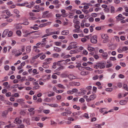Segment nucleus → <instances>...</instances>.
<instances>
[{
	"instance_id": "09e8293b",
	"label": "nucleus",
	"mask_w": 128,
	"mask_h": 128,
	"mask_svg": "<svg viewBox=\"0 0 128 128\" xmlns=\"http://www.w3.org/2000/svg\"><path fill=\"white\" fill-rule=\"evenodd\" d=\"M106 109V108H102L101 109H100L99 111L100 112L102 113L105 110H104Z\"/></svg>"
},
{
	"instance_id": "39448f33",
	"label": "nucleus",
	"mask_w": 128,
	"mask_h": 128,
	"mask_svg": "<svg viewBox=\"0 0 128 128\" xmlns=\"http://www.w3.org/2000/svg\"><path fill=\"white\" fill-rule=\"evenodd\" d=\"M102 38L103 39H107L108 37L106 34L102 33L101 34Z\"/></svg>"
},
{
	"instance_id": "e2e57ef3",
	"label": "nucleus",
	"mask_w": 128,
	"mask_h": 128,
	"mask_svg": "<svg viewBox=\"0 0 128 128\" xmlns=\"http://www.w3.org/2000/svg\"><path fill=\"white\" fill-rule=\"evenodd\" d=\"M112 66V64H107L106 66V68H109L110 67Z\"/></svg>"
},
{
	"instance_id": "7ed1b4c3",
	"label": "nucleus",
	"mask_w": 128,
	"mask_h": 128,
	"mask_svg": "<svg viewBox=\"0 0 128 128\" xmlns=\"http://www.w3.org/2000/svg\"><path fill=\"white\" fill-rule=\"evenodd\" d=\"M116 18L117 20L120 19V20H121L124 19L125 18V17L123 16L121 14H120L118 15V16L116 17Z\"/></svg>"
},
{
	"instance_id": "37998d69",
	"label": "nucleus",
	"mask_w": 128,
	"mask_h": 128,
	"mask_svg": "<svg viewBox=\"0 0 128 128\" xmlns=\"http://www.w3.org/2000/svg\"><path fill=\"white\" fill-rule=\"evenodd\" d=\"M29 24V22L28 21H25L24 22L21 23V24H23L24 25H27Z\"/></svg>"
},
{
	"instance_id": "69168bd1",
	"label": "nucleus",
	"mask_w": 128,
	"mask_h": 128,
	"mask_svg": "<svg viewBox=\"0 0 128 128\" xmlns=\"http://www.w3.org/2000/svg\"><path fill=\"white\" fill-rule=\"evenodd\" d=\"M7 48L6 47H4L3 49V52L4 53H6L7 50Z\"/></svg>"
},
{
	"instance_id": "8fccbe9b",
	"label": "nucleus",
	"mask_w": 128,
	"mask_h": 128,
	"mask_svg": "<svg viewBox=\"0 0 128 128\" xmlns=\"http://www.w3.org/2000/svg\"><path fill=\"white\" fill-rule=\"evenodd\" d=\"M76 13L78 14H81L82 12L80 10H77L76 11Z\"/></svg>"
},
{
	"instance_id": "5701e85b",
	"label": "nucleus",
	"mask_w": 128,
	"mask_h": 128,
	"mask_svg": "<svg viewBox=\"0 0 128 128\" xmlns=\"http://www.w3.org/2000/svg\"><path fill=\"white\" fill-rule=\"evenodd\" d=\"M72 83L74 84V86H78L80 85V83L78 82H72Z\"/></svg>"
},
{
	"instance_id": "aec40b11",
	"label": "nucleus",
	"mask_w": 128,
	"mask_h": 128,
	"mask_svg": "<svg viewBox=\"0 0 128 128\" xmlns=\"http://www.w3.org/2000/svg\"><path fill=\"white\" fill-rule=\"evenodd\" d=\"M31 46H28L26 47V50L27 52L29 53L31 50Z\"/></svg>"
},
{
	"instance_id": "4be33fe9",
	"label": "nucleus",
	"mask_w": 128,
	"mask_h": 128,
	"mask_svg": "<svg viewBox=\"0 0 128 128\" xmlns=\"http://www.w3.org/2000/svg\"><path fill=\"white\" fill-rule=\"evenodd\" d=\"M64 60H62L58 61L57 62H56V65L59 66H60L62 65V64L61 63V62H63L64 61Z\"/></svg>"
},
{
	"instance_id": "f257e3e1",
	"label": "nucleus",
	"mask_w": 128,
	"mask_h": 128,
	"mask_svg": "<svg viewBox=\"0 0 128 128\" xmlns=\"http://www.w3.org/2000/svg\"><path fill=\"white\" fill-rule=\"evenodd\" d=\"M97 36L96 35L92 36L90 38V41L93 44H96L97 42Z\"/></svg>"
},
{
	"instance_id": "4d7b16f0",
	"label": "nucleus",
	"mask_w": 128,
	"mask_h": 128,
	"mask_svg": "<svg viewBox=\"0 0 128 128\" xmlns=\"http://www.w3.org/2000/svg\"><path fill=\"white\" fill-rule=\"evenodd\" d=\"M110 60L114 61L116 60V58L115 57H111L110 58Z\"/></svg>"
},
{
	"instance_id": "a18cd8bd",
	"label": "nucleus",
	"mask_w": 128,
	"mask_h": 128,
	"mask_svg": "<svg viewBox=\"0 0 128 128\" xmlns=\"http://www.w3.org/2000/svg\"><path fill=\"white\" fill-rule=\"evenodd\" d=\"M14 12L16 14H18L19 13V11L17 9H15L14 10Z\"/></svg>"
},
{
	"instance_id": "412c9836",
	"label": "nucleus",
	"mask_w": 128,
	"mask_h": 128,
	"mask_svg": "<svg viewBox=\"0 0 128 128\" xmlns=\"http://www.w3.org/2000/svg\"><path fill=\"white\" fill-rule=\"evenodd\" d=\"M52 60V58H49L46 59L45 60V61L46 62V63L47 64H49L50 62L49 61Z\"/></svg>"
},
{
	"instance_id": "de8ad7c7",
	"label": "nucleus",
	"mask_w": 128,
	"mask_h": 128,
	"mask_svg": "<svg viewBox=\"0 0 128 128\" xmlns=\"http://www.w3.org/2000/svg\"><path fill=\"white\" fill-rule=\"evenodd\" d=\"M61 6V4H56V6H55V7L56 8H58L60 7Z\"/></svg>"
},
{
	"instance_id": "680f3d73",
	"label": "nucleus",
	"mask_w": 128,
	"mask_h": 128,
	"mask_svg": "<svg viewBox=\"0 0 128 128\" xmlns=\"http://www.w3.org/2000/svg\"><path fill=\"white\" fill-rule=\"evenodd\" d=\"M84 99L82 98H80L79 100V101L81 103L84 102Z\"/></svg>"
},
{
	"instance_id": "9b49d317",
	"label": "nucleus",
	"mask_w": 128,
	"mask_h": 128,
	"mask_svg": "<svg viewBox=\"0 0 128 128\" xmlns=\"http://www.w3.org/2000/svg\"><path fill=\"white\" fill-rule=\"evenodd\" d=\"M23 122H26L28 124H30V119L29 118L24 119L23 120Z\"/></svg>"
},
{
	"instance_id": "c85d7f7f",
	"label": "nucleus",
	"mask_w": 128,
	"mask_h": 128,
	"mask_svg": "<svg viewBox=\"0 0 128 128\" xmlns=\"http://www.w3.org/2000/svg\"><path fill=\"white\" fill-rule=\"evenodd\" d=\"M55 95V93L53 92H51V94H48V97H51V96H53Z\"/></svg>"
},
{
	"instance_id": "4c0bfd02",
	"label": "nucleus",
	"mask_w": 128,
	"mask_h": 128,
	"mask_svg": "<svg viewBox=\"0 0 128 128\" xmlns=\"http://www.w3.org/2000/svg\"><path fill=\"white\" fill-rule=\"evenodd\" d=\"M83 116L87 119H88L89 118V117L88 116V114L86 113H85L83 115Z\"/></svg>"
},
{
	"instance_id": "49530a36",
	"label": "nucleus",
	"mask_w": 128,
	"mask_h": 128,
	"mask_svg": "<svg viewBox=\"0 0 128 128\" xmlns=\"http://www.w3.org/2000/svg\"><path fill=\"white\" fill-rule=\"evenodd\" d=\"M12 35V32L11 31H10L8 33V37H11Z\"/></svg>"
},
{
	"instance_id": "4468645a",
	"label": "nucleus",
	"mask_w": 128,
	"mask_h": 128,
	"mask_svg": "<svg viewBox=\"0 0 128 128\" xmlns=\"http://www.w3.org/2000/svg\"><path fill=\"white\" fill-rule=\"evenodd\" d=\"M52 30L50 29H48L46 30V32L47 34L50 36L51 35Z\"/></svg>"
},
{
	"instance_id": "dca6fc26",
	"label": "nucleus",
	"mask_w": 128,
	"mask_h": 128,
	"mask_svg": "<svg viewBox=\"0 0 128 128\" xmlns=\"http://www.w3.org/2000/svg\"><path fill=\"white\" fill-rule=\"evenodd\" d=\"M92 100H94L96 97V95L95 94H93L90 96Z\"/></svg>"
},
{
	"instance_id": "423d86ee",
	"label": "nucleus",
	"mask_w": 128,
	"mask_h": 128,
	"mask_svg": "<svg viewBox=\"0 0 128 128\" xmlns=\"http://www.w3.org/2000/svg\"><path fill=\"white\" fill-rule=\"evenodd\" d=\"M102 56L104 59H106L107 58L108 56V53L106 52H104L102 54Z\"/></svg>"
},
{
	"instance_id": "a878e982",
	"label": "nucleus",
	"mask_w": 128,
	"mask_h": 128,
	"mask_svg": "<svg viewBox=\"0 0 128 128\" xmlns=\"http://www.w3.org/2000/svg\"><path fill=\"white\" fill-rule=\"evenodd\" d=\"M51 124H50L51 125H56L57 124V123L54 121L53 120H50Z\"/></svg>"
},
{
	"instance_id": "3c124183",
	"label": "nucleus",
	"mask_w": 128,
	"mask_h": 128,
	"mask_svg": "<svg viewBox=\"0 0 128 128\" xmlns=\"http://www.w3.org/2000/svg\"><path fill=\"white\" fill-rule=\"evenodd\" d=\"M59 2V1L58 0H55L53 1V2L54 4H58Z\"/></svg>"
},
{
	"instance_id": "bb28decb",
	"label": "nucleus",
	"mask_w": 128,
	"mask_h": 128,
	"mask_svg": "<svg viewBox=\"0 0 128 128\" xmlns=\"http://www.w3.org/2000/svg\"><path fill=\"white\" fill-rule=\"evenodd\" d=\"M106 90L107 92H110L113 90V89L112 88H106Z\"/></svg>"
},
{
	"instance_id": "5fc2aeb1",
	"label": "nucleus",
	"mask_w": 128,
	"mask_h": 128,
	"mask_svg": "<svg viewBox=\"0 0 128 128\" xmlns=\"http://www.w3.org/2000/svg\"><path fill=\"white\" fill-rule=\"evenodd\" d=\"M55 44L57 46H60L61 44V43L60 42H55Z\"/></svg>"
},
{
	"instance_id": "79ce46f5",
	"label": "nucleus",
	"mask_w": 128,
	"mask_h": 128,
	"mask_svg": "<svg viewBox=\"0 0 128 128\" xmlns=\"http://www.w3.org/2000/svg\"><path fill=\"white\" fill-rule=\"evenodd\" d=\"M76 67L78 68V70H82V68L83 67L82 66H80L79 65H78L76 66Z\"/></svg>"
},
{
	"instance_id": "c9c22d12",
	"label": "nucleus",
	"mask_w": 128,
	"mask_h": 128,
	"mask_svg": "<svg viewBox=\"0 0 128 128\" xmlns=\"http://www.w3.org/2000/svg\"><path fill=\"white\" fill-rule=\"evenodd\" d=\"M104 11L106 13L109 12H110V9L109 8L107 7L105 8L104 9Z\"/></svg>"
},
{
	"instance_id": "7c9ffc66",
	"label": "nucleus",
	"mask_w": 128,
	"mask_h": 128,
	"mask_svg": "<svg viewBox=\"0 0 128 128\" xmlns=\"http://www.w3.org/2000/svg\"><path fill=\"white\" fill-rule=\"evenodd\" d=\"M123 51H125L128 50V48L126 46H124L122 48Z\"/></svg>"
},
{
	"instance_id": "603ef678",
	"label": "nucleus",
	"mask_w": 128,
	"mask_h": 128,
	"mask_svg": "<svg viewBox=\"0 0 128 128\" xmlns=\"http://www.w3.org/2000/svg\"><path fill=\"white\" fill-rule=\"evenodd\" d=\"M4 68L6 70H8L9 69V66L8 65L5 66L4 67Z\"/></svg>"
},
{
	"instance_id": "cd10ccee",
	"label": "nucleus",
	"mask_w": 128,
	"mask_h": 128,
	"mask_svg": "<svg viewBox=\"0 0 128 128\" xmlns=\"http://www.w3.org/2000/svg\"><path fill=\"white\" fill-rule=\"evenodd\" d=\"M81 31L80 29H76L73 30V32H74L78 33L80 32Z\"/></svg>"
},
{
	"instance_id": "864d4df0",
	"label": "nucleus",
	"mask_w": 128,
	"mask_h": 128,
	"mask_svg": "<svg viewBox=\"0 0 128 128\" xmlns=\"http://www.w3.org/2000/svg\"><path fill=\"white\" fill-rule=\"evenodd\" d=\"M85 68L86 70H89L90 71H92L93 70V69L92 68L89 67H86Z\"/></svg>"
},
{
	"instance_id": "0e129e2a",
	"label": "nucleus",
	"mask_w": 128,
	"mask_h": 128,
	"mask_svg": "<svg viewBox=\"0 0 128 128\" xmlns=\"http://www.w3.org/2000/svg\"><path fill=\"white\" fill-rule=\"evenodd\" d=\"M73 47L71 45H70L67 48L66 50H69L72 48Z\"/></svg>"
},
{
	"instance_id": "c03bdc74",
	"label": "nucleus",
	"mask_w": 128,
	"mask_h": 128,
	"mask_svg": "<svg viewBox=\"0 0 128 128\" xmlns=\"http://www.w3.org/2000/svg\"><path fill=\"white\" fill-rule=\"evenodd\" d=\"M16 34L19 36H20L21 34V32L19 30H18L16 31Z\"/></svg>"
},
{
	"instance_id": "72a5a7b5",
	"label": "nucleus",
	"mask_w": 128,
	"mask_h": 128,
	"mask_svg": "<svg viewBox=\"0 0 128 128\" xmlns=\"http://www.w3.org/2000/svg\"><path fill=\"white\" fill-rule=\"evenodd\" d=\"M102 124H96L94 125L96 127L95 128H102L101 126Z\"/></svg>"
},
{
	"instance_id": "c756f323",
	"label": "nucleus",
	"mask_w": 128,
	"mask_h": 128,
	"mask_svg": "<svg viewBox=\"0 0 128 128\" xmlns=\"http://www.w3.org/2000/svg\"><path fill=\"white\" fill-rule=\"evenodd\" d=\"M59 56V54L57 53H54L52 54V56L54 58H57Z\"/></svg>"
},
{
	"instance_id": "338daca9",
	"label": "nucleus",
	"mask_w": 128,
	"mask_h": 128,
	"mask_svg": "<svg viewBox=\"0 0 128 128\" xmlns=\"http://www.w3.org/2000/svg\"><path fill=\"white\" fill-rule=\"evenodd\" d=\"M11 93L10 92H9L6 93V95L7 97L10 96L11 95Z\"/></svg>"
},
{
	"instance_id": "bf43d9fd",
	"label": "nucleus",
	"mask_w": 128,
	"mask_h": 128,
	"mask_svg": "<svg viewBox=\"0 0 128 128\" xmlns=\"http://www.w3.org/2000/svg\"><path fill=\"white\" fill-rule=\"evenodd\" d=\"M94 18L92 17H90L88 19V20L90 22H93L94 21Z\"/></svg>"
},
{
	"instance_id": "ea45409f",
	"label": "nucleus",
	"mask_w": 128,
	"mask_h": 128,
	"mask_svg": "<svg viewBox=\"0 0 128 128\" xmlns=\"http://www.w3.org/2000/svg\"><path fill=\"white\" fill-rule=\"evenodd\" d=\"M80 74L82 75H86L87 74L86 71H82L80 72Z\"/></svg>"
},
{
	"instance_id": "9d476101",
	"label": "nucleus",
	"mask_w": 128,
	"mask_h": 128,
	"mask_svg": "<svg viewBox=\"0 0 128 128\" xmlns=\"http://www.w3.org/2000/svg\"><path fill=\"white\" fill-rule=\"evenodd\" d=\"M69 32L68 30H64L62 32L61 34L62 35H65L68 34Z\"/></svg>"
},
{
	"instance_id": "20e7f679",
	"label": "nucleus",
	"mask_w": 128,
	"mask_h": 128,
	"mask_svg": "<svg viewBox=\"0 0 128 128\" xmlns=\"http://www.w3.org/2000/svg\"><path fill=\"white\" fill-rule=\"evenodd\" d=\"M14 122L15 123L20 124L22 123V121L21 120L19 119L18 118H16Z\"/></svg>"
},
{
	"instance_id": "6e6d98bb",
	"label": "nucleus",
	"mask_w": 128,
	"mask_h": 128,
	"mask_svg": "<svg viewBox=\"0 0 128 128\" xmlns=\"http://www.w3.org/2000/svg\"><path fill=\"white\" fill-rule=\"evenodd\" d=\"M24 124H21L20 125L18 126V128H24Z\"/></svg>"
},
{
	"instance_id": "473e14b6",
	"label": "nucleus",
	"mask_w": 128,
	"mask_h": 128,
	"mask_svg": "<svg viewBox=\"0 0 128 128\" xmlns=\"http://www.w3.org/2000/svg\"><path fill=\"white\" fill-rule=\"evenodd\" d=\"M58 87L59 88H63V89H65V87L64 86H63L61 84H58L57 85Z\"/></svg>"
},
{
	"instance_id": "0eeeda50",
	"label": "nucleus",
	"mask_w": 128,
	"mask_h": 128,
	"mask_svg": "<svg viewBox=\"0 0 128 128\" xmlns=\"http://www.w3.org/2000/svg\"><path fill=\"white\" fill-rule=\"evenodd\" d=\"M82 113L80 111H78L77 112H74L72 113V115L71 116L72 117H73L76 115L78 116L80 115Z\"/></svg>"
},
{
	"instance_id": "2eb2a0df",
	"label": "nucleus",
	"mask_w": 128,
	"mask_h": 128,
	"mask_svg": "<svg viewBox=\"0 0 128 128\" xmlns=\"http://www.w3.org/2000/svg\"><path fill=\"white\" fill-rule=\"evenodd\" d=\"M49 11H46L43 13V15L42 17L43 18L46 17L48 16H47L48 14V13Z\"/></svg>"
},
{
	"instance_id": "a19ab883",
	"label": "nucleus",
	"mask_w": 128,
	"mask_h": 128,
	"mask_svg": "<svg viewBox=\"0 0 128 128\" xmlns=\"http://www.w3.org/2000/svg\"><path fill=\"white\" fill-rule=\"evenodd\" d=\"M70 44L73 47V46H74L76 45L77 44V43L76 42H71L70 43Z\"/></svg>"
},
{
	"instance_id": "58836bf2",
	"label": "nucleus",
	"mask_w": 128,
	"mask_h": 128,
	"mask_svg": "<svg viewBox=\"0 0 128 128\" xmlns=\"http://www.w3.org/2000/svg\"><path fill=\"white\" fill-rule=\"evenodd\" d=\"M28 79L29 81H32L33 80H34V81H36V80H34V78L30 77V76H28Z\"/></svg>"
},
{
	"instance_id": "f3484780",
	"label": "nucleus",
	"mask_w": 128,
	"mask_h": 128,
	"mask_svg": "<svg viewBox=\"0 0 128 128\" xmlns=\"http://www.w3.org/2000/svg\"><path fill=\"white\" fill-rule=\"evenodd\" d=\"M88 49L89 51L90 52L93 51L95 50V49L94 48L91 47L89 46H88Z\"/></svg>"
},
{
	"instance_id": "6e6552de",
	"label": "nucleus",
	"mask_w": 128,
	"mask_h": 128,
	"mask_svg": "<svg viewBox=\"0 0 128 128\" xmlns=\"http://www.w3.org/2000/svg\"><path fill=\"white\" fill-rule=\"evenodd\" d=\"M9 31L8 29L5 30L4 32L2 34V38H4L6 36Z\"/></svg>"
},
{
	"instance_id": "774afa93",
	"label": "nucleus",
	"mask_w": 128,
	"mask_h": 128,
	"mask_svg": "<svg viewBox=\"0 0 128 128\" xmlns=\"http://www.w3.org/2000/svg\"><path fill=\"white\" fill-rule=\"evenodd\" d=\"M73 36L75 38H78V36L77 34H73Z\"/></svg>"
},
{
	"instance_id": "13d9d810",
	"label": "nucleus",
	"mask_w": 128,
	"mask_h": 128,
	"mask_svg": "<svg viewBox=\"0 0 128 128\" xmlns=\"http://www.w3.org/2000/svg\"><path fill=\"white\" fill-rule=\"evenodd\" d=\"M120 64L123 67H124L126 66V64L124 62H120Z\"/></svg>"
},
{
	"instance_id": "f03ea898",
	"label": "nucleus",
	"mask_w": 128,
	"mask_h": 128,
	"mask_svg": "<svg viewBox=\"0 0 128 128\" xmlns=\"http://www.w3.org/2000/svg\"><path fill=\"white\" fill-rule=\"evenodd\" d=\"M105 62L103 61L101 62H98V64L100 67V68L103 69L105 68Z\"/></svg>"
},
{
	"instance_id": "a211bd4d",
	"label": "nucleus",
	"mask_w": 128,
	"mask_h": 128,
	"mask_svg": "<svg viewBox=\"0 0 128 128\" xmlns=\"http://www.w3.org/2000/svg\"><path fill=\"white\" fill-rule=\"evenodd\" d=\"M110 12L112 13H114L115 12V8L114 7L112 6L110 7Z\"/></svg>"
},
{
	"instance_id": "f8f14e48",
	"label": "nucleus",
	"mask_w": 128,
	"mask_h": 128,
	"mask_svg": "<svg viewBox=\"0 0 128 128\" xmlns=\"http://www.w3.org/2000/svg\"><path fill=\"white\" fill-rule=\"evenodd\" d=\"M72 113L71 112H64L61 114V115L62 116H66L68 114H70Z\"/></svg>"
},
{
	"instance_id": "393cba45",
	"label": "nucleus",
	"mask_w": 128,
	"mask_h": 128,
	"mask_svg": "<svg viewBox=\"0 0 128 128\" xmlns=\"http://www.w3.org/2000/svg\"><path fill=\"white\" fill-rule=\"evenodd\" d=\"M8 113V110H6L3 112V116L4 117H5L6 116Z\"/></svg>"
},
{
	"instance_id": "f704fd0d",
	"label": "nucleus",
	"mask_w": 128,
	"mask_h": 128,
	"mask_svg": "<svg viewBox=\"0 0 128 128\" xmlns=\"http://www.w3.org/2000/svg\"><path fill=\"white\" fill-rule=\"evenodd\" d=\"M43 112L46 114H48L49 113L50 110H44L43 111Z\"/></svg>"
},
{
	"instance_id": "052dcab7",
	"label": "nucleus",
	"mask_w": 128,
	"mask_h": 128,
	"mask_svg": "<svg viewBox=\"0 0 128 128\" xmlns=\"http://www.w3.org/2000/svg\"><path fill=\"white\" fill-rule=\"evenodd\" d=\"M64 91V90H56V93H62V92Z\"/></svg>"
},
{
	"instance_id": "6ab92c4d",
	"label": "nucleus",
	"mask_w": 128,
	"mask_h": 128,
	"mask_svg": "<svg viewBox=\"0 0 128 128\" xmlns=\"http://www.w3.org/2000/svg\"><path fill=\"white\" fill-rule=\"evenodd\" d=\"M54 50H55L57 52H60L61 50L60 48H59L54 47Z\"/></svg>"
},
{
	"instance_id": "ddd939ff",
	"label": "nucleus",
	"mask_w": 128,
	"mask_h": 128,
	"mask_svg": "<svg viewBox=\"0 0 128 128\" xmlns=\"http://www.w3.org/2000/svg\"><path fill=\"white\" fill-rule=\"evenodd\" d=\"M127 101L126 100H122L120 102V103L121 105H124L126 104Z\"/></svg>"
},
{
	"instance_id": "e433bc0d",
	"label": "nucleus",
	"mask_w": 128,
	"mask_h": 128,
	"mask_svg": "<svg viewBox=\"0 0 128 128\" xmlns=\"http://www.w3.org/2000/svg\"><path fill=\"white\" fill-rule=\"evenodd\" d=\"M51 100L50 98H47L44 100V101L45 102H50Z\"/></svg>"
},
{
	"instance_id": "2f4dec72",
	"label": "nucleus",
	"mask_w": 128,
	"mask_h": 128,
	"mask_svg": "<svg viewBox=\"0 0 128 128\" xmlns=\"http://www.w3.org/2000/svg\"><path fill=\"white\" fill-rule=\"evenodd\" d=\"M41 54H38L36 56H35L33 57L32 58V59L34 60V59H36V58H37L38 57L40 56V55Z\"/></svg>"
},
{
	"instance_id": "b1692460",
	"label": "nucleus",
	"mask_w": 128,
	"mask_h": 128,
	"mask_svg": "<svg viewBox=\"0 0 128 128\" xmlns=\"http://www.w3.org/2000/svg\"><path fill=\"white\" fill-rule=\"evenodd\" d=\"M48 105H49L50 106L53 107L54 108L58 106V104H48Z\"/></svg>"
},
{
	"instance_id": "1a4fd4ad",
	"label": "nucleus",
	"mask_w": 128,
	"mask_h": 128,
	"mask_svg": "<svg viewBox=\"0 0 128 128\" xmlns=\"http://www.w3.org/2000/svg\"><path fill=\"white\" fill-rule=\"evenodd\" d=\"M68 77L70 78L71 80H72L76 78V76H73L72 74H70L68 76Z\"/></svg>"
}]
</instances>
